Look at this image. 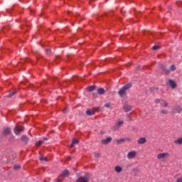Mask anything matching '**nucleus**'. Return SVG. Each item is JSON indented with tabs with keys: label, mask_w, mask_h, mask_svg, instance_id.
Instances as JSON below:
<instances>
[{
	"label": "nucleus",
	"mask_w": 182,
	"mask_h": 182,
	"mask_svg": "<svg viewBox=\"0 0 182 182\" xmlns=\"http://www.w3.org/2000/svg\"><path fill=\"white\" fill-rule=\"evenodd\" d=\"M105 89H103V88H99L98 90H97V93H98V95H105Z\"/></svg>",
	"instance_id": "f8f14e48"
},
{
	"label": "nucleus",
	"mask_w": 182,
	"mask_h": 182,
	"mask_svg": "<svg viewBox=\"0 0 182 182\" xmlns=\"http://www.w3.org/2000/svg\"><path fill=\"white\" fill-rule=\"evenodd\" d=\"M19 168H21V166L19 165L14 166V170H19Z\"/></svg>",
	"instance_id": "5701e85b"
},
{
	"label": "nucleus",
	"mask_w": 182,
	"mask_h": 182,
	"mask_svg": "<svg viewBox=\"0 0 182 182\" xmlns=\"http://www.w3.org/2000/svg\"><path fill=\"white\" fill-rule=\"evenodd\" d=\"M42 143H43L42 141H38L36 142V146H41V144H42Z\"/></svg>",
	"instance_id": "393cba45"
},
{
	"label": "nucleus",
	"mask_w": 182,
	"mask_h": 182,
	"mask_svg": "<svg viewBox=\"0 0 182 182\" xmlns=\"http://www.w3.org/2000/svg\"><path fill=\"white\" fill-rule=\"evenodd\" d=\"M181 112H182V109L178 107V109H177V112L178 113H181Z\"/></svg>",
	"instance_id": "c85d7f7f"
},
{
	"label": "nucleus",
	"mask_w": 182,
	"mask_h": 182,
	"mask_svg": "<svg viewBox=\"0 0 182 182\" xmlns=\"http://www.w3.org/2000/svg\"><path fill=\"white\" fill-rule=\"evenodd\" d=\"M69 176V171L65 170L63 173L55 180L56 182H60L63 180V177H68Z\"/></svg>",
	"instance_id": "f03ea898"
},
{
	"label": "nucleus",
	"mask_w": 182,
	"mask_h": 182,
	"mask_svg": "<svg viewBox=\"0 0 182 182\" xmlns=\"http://www.w3.org/2000/svg\"><path fill=\"white\" fill-rule=\"evenodd\" d=\"M164 157H168V153H162V154H159L157 155V159L159 160L161 159H164Z\"/></svg>",
	"instance_id": "20e7f679"
},
{
	"label": "nucleus",
	"mask_w": 182,
	"mask_h": 182,
	"mask_svg": "<svg viewBox=\"0 0 182 182\" xmlns=\"http://www.w3.org/2000/svg\"><path fill=\"white\" fill-rule=\"evenodd\" d=\"M96 89V87L95 85L88 87L87 88V90H88V92H93V90H95Z\"/></svg>",
	"instance_id": "4468645a"
},
{
	"label": "nucleus",
	"mask_w": 182,
	"mask_h": 182,
	"mask_svg": "<svg viewBox=\"0 0 182 182\" xmlns=\"http://www.w3.org/2000/svg\"><path fill=\"white\" fill-rule=\"evenodd\" d=\"M86 114H88V116H92V114H95V111L88 109L86 111Z\"/></svg>",
	"instance_id": "ddd939ff"
},
{
	"label": "nucleus",
	"mask_w": 182,
	"mask_h": 182,
	"mask_svg": "<svg viewBox=\"0 0 182 182\" xmlns=\"http://www.w3.org/2000/svg\"><path fill=\"white\" fill-rule=\"evenodd\" d=\"M132 87V83H128L122 87L119 91V96H126V90H129Z\"/></svg>",
	"instance_id": "f257e3e1"
},
{
	"label": "nucleus",
	"mask_w": 182,
	"mask_h": 182,
	"mask_svg": "<svg viewBox=\"0 0 182 182\" xmlns=\"http://www.w3.org/2000/svg\"><path fill=\"white\" fill-rule=\"evenodd\" d=\"M168 112L167 110H166V109H162L161 111V114H167Z\"/></svg>",
	"instance_id": "412c9836"
},
{
	"label": "nucleus",
	"mask_w": 182,
	"mask_h": 182,
	"mask_svg": "<svg viewBox=\"0 0 182 182\" xmlns=\"http://www.w3.org/2000/svg\"><path fill=\"white\" fill-rule=\"evenodd\" d=\"M175 143H176V144H182V138L178 139H177L176 141H175Z\"/></svg>",
	"instance_id": "a211bd4d"
},
{
	"label": "nucleus",
	"mask_w": 182,
	"mask_h": 182,
	"mask_svg": "<svg viewBox=\"0 0 182 182\" xmlns=\"http://www.w3.org/2000/svg\"><path fill=\"white\" fill-rule=\"evenodd\" d=\"M47 55H50V50H46Z\"/></svg>",
	"instance_id": "c756f323"
},
{
	"label": "nucleus",
	"mask_w": 182,
	"mask_h": 182,
	"mask_svg": "<svg viewBox=\"0 0 182 182\" xmlns=\"http://www.w3.org/2000/svg\"><path fill=\"white\" fill-rule=\"evenodd\" d=\"M138 143L139 144H144V143H146V138H140L138 140Z\"/></svg>",
	"instance_id": "9b49d317"
},
{
	"label": "nucleus",
	"mask_w": 182,
	"mask_h": 182,
	"mask_svg": "<svg viewBox=\"0 0 182 182\" xmlns=\"http://www.w3.org/2000/svg\"><path fill=\"white\" fill-rule=\"evenodd\" d=\"M164 73L165 75H168L170 74V70H164Z\"/></svg>",
	"instance_id": "cd10ccee"
},
{
	"label": "nucleus",
	"mask_w": 182,
	"mask_h": 182,
	"mask_svg": "<svg viewBox=\"0 0 182 182\" xmlns=\"http://www.w3.org/2000/svg\"><path fill=\"white\" fill-rule=\"evenodd\" d=\"M15 93H16V92H14L12 93V95H10V97L14 96V95H15Z\"/></svg>",
	"instance_id": "72a5a7b5"
},
{
	"label": "nucleus",
	"mask_w": 182,
	"mask_h": 182,
	"mask_svg": "<svg viewBox=\"0 0 182 182\" xmlns=\"http://www.w3.org/2000/svg\"><path fill=\"white\" fill-rule=\"evenodd\" d=\"M153 50H157V49H159V46H154L153 48H152Z\"/></svg>",
	"instance_id": "a878e982"
},
{
	"label": "nucleus",
	"mask_w": 182,
	"mask_h": 182,
	"mask_svg": "<svg viewBox=\"0 0 182 182\" xmlns=\"http://www.w3.org/2000/svg\"><path fill=\"white\" fill-rule=\"evenodd\" d=\"M176 182H182V178H178Z\"/></svg>",
	"instance_id": "7c9ffc66"
},
{
	"label": "nucleus",
	"mask_w": 182,
	"mask_h": 182,
	"mask_svg": "<svg viewBox=\"0 0 182 182\" xmlns=\"http://www.w3.org/2000/svg\"><path fill=\"white\" fill-rule=\"evenodd\" d=\"M123 141H124V139H118L117 140V144H120V143H123Z\"/></svg>",
	"instance_id": "aec40b11"
},
{
	"label": "nucleus",
	"mask_w": 182,
	"mask_h": 182,
	"mask_svg": "<svg viewBox=\"0 0 182 182\" xmlns=\"http://www.w3.org/2000/svg\"><path fill=\"white\" fill-rule=\"evenodd\" d=\"M78 143H79V139H73L70 147H75V145L77 144Z\"/></svg>",
	"instance_id": "9d476101"
},
{
	"label": "nucleus",
	"mask_w": 182,
	"mask_h": 182,
	"mask_svg": "<svg viewBox=\"0 0 182 182\" xmlns=\"http://www.w3.org/2000/svg\"><path fill=\"white\" fill-rule=\"evenodd\" d=\"M40 160H41V161H46V157L41 156V157H40Z\"/></svg>",
	"instance_id": "4be33fe9"
},
{
	"label": "nucleus",
	"mask_w": 182,
	"mask_h": 182,
	"mask_svg": "<svg viewBox=\"0 0 182 182\" xmlns=\"http://www.w3.org/2000/svg\"><path fill=\"white\" fill-rule=\"evenodd\" d=\"M122 124H123V121H119L117 122V126H122Z\"/></svg>",
	"instance_id": "bb28decb"
},
{
	"label": "nucleus",
	"mask_w": 182,
	"mask_h": 182,
	"mask_svg": "<svg viewBox=\"0 0 182 182\" xmlns=\"http://www.w3.org/2000/svg\"><path fill=\"white\" fill-rule=\"evenodd\" d=\"M10 133H11V129H9V128L4 129V130L3 132V134L4 136H8V134H10Z\"/></svg>",
	"instance_id": "6e6552de"
},
{
	"label": "nucleus",
	"mask_w": 182,
	"mask_h": 182,
	"mask_svg": "<svg viewBox=\"0 0 182 182\" xmlns=\"http://www.w3.org/2000/svg\"><path fill=\"white\" fill-rule=\"evenodd\" d=\"M93 97L96 99V97H97V94H93Z\"/></svg>",
	"instance_id": "473e14b6"
},
{
	"label": "nucleus",
	"mask_w": 182,
	"mask_h": 182,
	"mask_svg": "<svg viewBox=\"0 0 182 182\" xmlns=\"http://www.w3.org/2000/svg\"><path fill=\"white\" fill-rule=\"evenodd\" d=\"M76 182H89V179L85 177H80L77 179Z\"/></svg>",
	"instance_id": "39448f33"
},
{
	"label": "nucleus",
	"mask_w": 182,
	"mask_h": 182,
	"mask_svg": "<svg viewBox=\"0 0 182 182\" xmlns=\"http://www.w3.org/2000/svg\"><path fill=\"white\" fill-rule=\"evenodd\" d=\"M122 170V168H121L120 166H117L115 167V171L117 173H121Z\"/></svg>",
	"instance_id": "dca6fc26"
},
{
	"label": "nucleus",
	"mask_w": 182,
	"mask_h": 182,
	"mask_svg": "<svg viewBox=\"0 0 182 182\" xmlns=\"http://www.w3.org/2000/svg\"><path fill=\"white\" fill-rule=\"evenodd\" d=\"M105 107H110V104H109V103L105 104Z\"/></svg>",
	"instance_id": "2f4dec72"
},
{
	"label": "nucleus",
	"mask_w": 182,
	"mask_h": 182,
	"mask_svg": "<svg viewBox=\"0 0 182 182\" xmlns=\"http://www.w3.org/2000/svg\"><path fill=\"white\" fill-rule=\"evenodd\" d=\"M128 159H134L136 157V151H131L127 155Z\"/></svg>",
	"instance_id": "423d86ee"
},
{
	"label": "nucleus",
	"mask_w": 182,
	"mask_h": 182,
	"mask_svg": "<svg viewBox=\"0 0 182 182\" xmlns=\"http://www.w3.org/2000/svg\"><path fill=\"white\" fill-rule=\"evenodd\" d=\"M23 130H25V127H16L15 129H14V133L15 134H19V133H21V132H23Z\"/></svg>",
	"instance_id": "7ed1b4c3"
},
{
	"label": "nucleus",
	"mask_w": 182,
	"mask_h": 182,
	"mask_svg": "<svg viewBox=\"0 0 182 182\" xmlns=\"http://www.w3.org/2000/svg\"><path fill=\"white\" fill-rule=\"evenodd\" d=\"M171 70H172V71L176 70V65H172L171 66Z\"/></svg>",
	"instance_id": "b1692460"
},
{
	"label": "nucleus",
	"mask_w": 182,
	"mask_h": 182,
	"mask_svg": "<svg viewBox=\"0 0 182 182\" xmlns=\"http://www.w3.org/2000/svg\"><path fill=\"white\" fill-rule=\"evenodd\" d=\"M168 83H169V85L171 86V87H172V89H174V87H176L177 86L176 85V82L174 81H173L172 80H169Z\"/></svg>",
	"instance_id": "1a4fd4ad"
},
{
	"label": "nucleus",
	"mask_w": 182,
	"mask_h": 182,
	"mask_svg": "<svg viewBox=\"0 0 182 182\" xmlns=\"http://www.w3.org/2000/svg\"><path fill=\"white\" fill-rule=\"evenodd\" d=\"M112 141V137H108L106 139H102V144H107Z\"/></svg>",
	"instance_id": "0eeeda50"
},
{
	"label": "nucleus",
	"mask_w": 182,
	"mask_h": 182,
	"mask_svg": "<svg viewBox=\"0 0 182 182\" xmlns=\"http://www.w3.org/2000/svg\"><path fill=\"white\" fill-rule=\"evenodd\" d=\"M161 105H162V106H164V107H167L168 106V104L167 102H166V101H161Z\"/></svg>",
	"instance_id": "6ab92c4d"
},
{
	"label": "nucleus",
	"mask_w": 182,
	"mask_h": 182,
	"mask_svg": "<svg viewBox=\"0 0 182 182\" xmlns=\"http://www.w3.org/2000/svg\"><path fill=\"white\" fill-rule=\"evenodd\" d=\"M21 140H22V141H26V142L28 141V136L23 135L21 136Z\"/></svg>",
	"instance_id": "f3484780"
},
{
	"label": "nucleus",
	"mask_w": 182,
	"mask_h": 182,
	"mask_svg": "<svg viewBox=\"0 0 182 182\" xmlns=\"http://www.w3.org/2000/svg\"><path fill=\"white\" fill-rule=\"evenodd\" d=\"M124 109L125 110V112H129V110H132V107L124 105Z\"/></svg>",
	"instance_id": "2eb2a0df"
}]
</instances>
